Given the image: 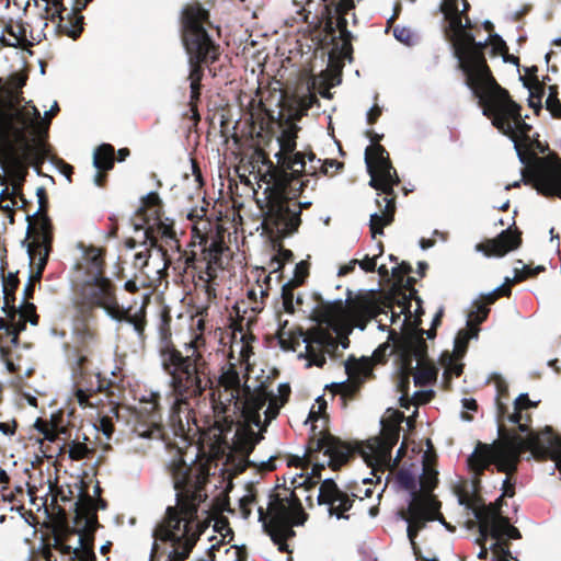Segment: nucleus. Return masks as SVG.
Segmentation results:
<instances>
[{"mask_svg":"<svg viewBox=\"0 0 561 561\" xmlns=\"http://www.w3.org/2000/svg\"><path fill=\"white\" fill-rule=\"evenodd\" d=\"M204 340L195 336L180 351L169 342L159 347V359L167 375L165 391L150 393L139 409L134 433L140 438L159 440L162 438L161 401L169 408L171 416L182 424L190 422L195 409L206 400L205 392L211 386L207 362L201 351Z\"/></svg>","mask_w":561,"mask_h":561,"instance_id":"obj_1","label":"nucleus"},{"mask_svg":"<svg viewBox=\"0 0 561 561\" xmlns=\"http://www.w3.org/2000/svg\"><path fill=\"white\" fill-rule=\"evenodd\" d=\"M171 474L176 505L167 508L152 530L150 561H184L206 527L197 515L207 497L201 468L180 458L172 461Z\"/></svg>","mask_w":561,"mask_h":561,"instance_id":"obj_2","label":"nucleus"},{"mask_svg":"<svg viewBox=\"0 0 561 561\" xmlns=\"http://www.w3.org/2000/svg\"><path fill=\"white\" fill-rule=\"evenodd\" d=\"M239 108L240 111L245 110L241 114V118L249 123L251 135L261 136L265 131H273L275 127L279 129L277 136L279 149L275 153L277 164H271L267 170L276 173L278 185L288 183V178L310 179L318 182L319 174H329L327 165L335 167V171L343 167V163L336 160H321L311 151L307 153L296 151V138L299 129L296 119L304 115L309 107H295L298 110L295 114L279 111L277 116H275V111H271L268 107ZM279 108L285 110L286 107ZM287 108L293 110L294 107Z\"/></svg>","mask_w":561,"mask_h":561,"instance_id":"obj_3","label":"nucleus"},{"mask_svg":"<svg viewBox=\"0 0 561 561\" xmlns=\"http://www.w3.org/2000/svg\"><path fill=\"white\" fill-rule=\"evenodd\" d=\"M449 11L453 16L446 35L453 44L454 55L465 76V83L478 99V105H519L512 100L508 91L495 81L486 65L483 49L489 37L476 41L470 32L471 22L467 16L465 21L461 20L456 0L449 2ZM490 38L495 41L494 49L502 50L505 47V42L499 34H493Z\"/></svg>","mask_w":561,"mask_h":561,"instance_id":"obj_4","label":"nucleus"},{"mask_svg":"<svg viewBox=\"0 0 561 561\" xmlns=\"http://www.w3.org/2000/svg\"><path fill=\"white\" fill-rule=\"evenodd\" d=\"M290 394L288 383H280L277 393L267 392L263 387L243 391L219 389L208 393L209 404L217 419L227 420L231 414L240 413L244 420L261 430L274 420Z\"/></svg>","mask_w":561,"mask_h":561,"instance_id":"obj_5","label":"nucleus"},{"mask_svg":"<svg viewBox=\"0 0 561 561\" xmlns=\"http://www.w3.org/2000/svg\"><path fill=\"white\" fill-rule=\"evenodd\" d=\"M211 26L209 13L201 4H187L181 11L182 43L188 57L190 75L187 77L190 98L186 105H196L201 95L203 62L215 61L218 46L207 31Z\"/></svg>","mask_w":561,"mask_h":561,"instance_id":"obj_6","label":"nucleus"},{"mask_svg":"<svg viewBox=\"0 0 561 561\" xmlns=\"http://www.w3.org/2000/svg\"><path fill=\"white\" fill-rule=\"evenodd\" d=\"M264 178H268L264 190L267 199L265 222L277 234L289 236L297 231L301 224V210L312 204L310 201L297 202L296 199L306 188L314 191L317 181L288 178V183L280 186L275 172L267 171Z\"/></svg>","mask_w":561,"mask_h":561,"instance_id":"obj_7","label":"nucleus"},{"mask_svg":"<svg viewBox=\"0 0 561 561\" xmlns=\"http://www.w3.org/2000/svg\"><path fill=\"white\" fill-rule=\"evenodd\" d=\"M507 420L511 423L518 424V428L522 433H526L525 436L516 435L512 438L510 444V450L492 449L485 444L479 443L476 449L467 459L469 470L478 478L484 469L491 463H494L499 471L507 474L512 473L516 469V465L520 453L529 450L536 457H550L558 468V459L553 457L552 451L546 450V448L537 449L535 447H528V442L534 440L536 445H542L541 438L545 434H549L557 440L561 442V437L553 434L550 428H546L541 433H534L528 431L525 424H520L522 414L520 410H515L514 413L507 415Z\"/></svg>","mask_w":561,"mask_h":561,"instance_id":"obj_8","label":"nucleus"},{"mask_svg":"<svg viewBox=\"0 0 561 561\" xmlns=\"http://www.w3.org/2000/svg\"><path fill=\"white\" fill-rule=\"evenodd\" d=\"M76 310L93 314L95 307L102 308L105 313L117 323H127L133 327L139 340L144 337L146 325V311L141 306L136 312L131 308H123L117 300L112 282L103 275L88 277L81 285L75 299Z\"/></svg>","mask_w":561,"mask_h":561,"instance_id":"obj_9","label":"nucleus"},{"mask_svg":"<svg viewBox=\"0 0 561 561\" xmlns=\"http://www.w3.org/2000/svg\"><path fill=\"white\" fill-rule=\"evenodd\" d=\"M367 136L375 144L365 150V163L370 175L369 185L385 194L382 197L385 203L383 209L380 213L370 215L369 227L371 237L376 238L377 234H382L383 227L390 225L393 220L396 203L394 198L389 196L392 195L393 186L400 180L389 160L388 152L382 146L377 144L382 136L373 130H367Z\"/></svg>","mask_w":561,"mask_h":561,"instance_id":"obj_10","label":"nucleus"},{"mask_svg":"<svg viewBox=\"0 0 561 561\" xmlns=\"http://www.w3.org/2000/svg\"><path fill=\"white\" fill-rule=\"evenodd\" d=\"M397 483L404 490L410 492L411 500L409 502L407 514H402V518L408 524V538L414 546L417 533L425 527L427 522L438 519L445 525L439 513L440 504L430 494L437 483V472L427 465L423 466V472L420 476V485L424 491L419 494L416 491L415 477L408 470H400L397 474Z\"/></svg>","mask_w":561,"mask_h":561,"instance_id":"obj_11","label":"nucleus"},{"mask_svg":"<svg viewBox=\"0 0 561 561\" xmlns=\"http://www.w3.org/2000/svg\"><path fill=\"white\" fill-rule=\"evenodd\" d=\"M133 226L135 237L126 241V247L129 249L141 248V250L137 251L135 254V266L139 268L152 266V270L157 274H161L168 268L170 261L167 251L162 245L158 244L159 238L163 240L167 245L170 248L174 247L180 252L173 222H165L159 219L157 228L151 226L145 227L137 222H134Z\"/></svg>","mask_w":561,"mask_h":561,"instance_id":"obj_12","label":"nucleus"},{"mask_svg":"<svg viewBox=\"0 0 561 561\" xmlns=\"http://www.w3.org/2000/svg\"><path fill=\"white\" fill-rule=\"evenodd\" d=\"M257 513L264 531L282 552L288 551L286 541L295 536L293 527L304 525L307 519V514L294 492L285 497L279 494L271 495L267 512L259 507Z\"/></svg>","mask_w":561,"mask_h":561,"instance_id":"obj_13","label":"nucleus"},{"mask_svg":"<svg viewBox=\"0 0 561 561\" xmlns=\"http://www.w3.org/2000/svg\"><path fill=\"white\" fill-rule=\"evenodd\" d=\"M390 412L389 421H381L382 428L380 434L370 437L360 446V455L366 465L371 469V474L380 482L381 476L389 471L390 477L403 455V445L398 449L397 456L392 457V448L397 445L400 437L401 423L405 420L402 412L398 410H388Z\"/></svg>","mask_w":561,"mask_h":561,"instance_id":"obj_14","label":"nucleus"},{"mask_svg":"<svg viewBox=\"0 0 561 561\" xmlns=\"http://www.w3.org/2000/svg\"><path fill=\"white\" fill-rule=\"evenodd\" d=\"M59 110L60 107H49L42 116L38 107H0V133L16 138L30 133L37 138L34 148L36 154L44 159L48 154L44 138L47 136L50 119Z\"/></svg>","mask_w":561,"mask_h":561,"instance_id":"obj_15","label":"nucleus"},{"mask_svg":"<svg viewBox=\"0 0 561 561\" xmlns=\"http://www.w3.org/2000/svg\"><path fill=\"white\" fill-rule=\"evenodd\" d=\"M481 108L483 116L491 119L494 127L511 138L520 163L528 165L530 160L535 158L527 152L531 146L529 133L533 127L525 121V118H528V115H523V107L485 106Z\"/></svg>","mask_w":561,"mask_h":561,"instance_id":"obj_16","label":"nucleus"},{"mask_svg":"<svg viewBox=\"0 0 561 561\" xmlns=\"http://www.w3.org/2000/svg\"><path fill=\"white\" fill-rule=\"evenodd\" d=\"M337 329L316 327L309 329L302 337L304 350L298 353L299 359H306V367H323L327 357H335L339 347L346 350L350 340L343 337L337 340Z\"/></svg>","mask_w":561,"mask_h":561,"instance_id":"obj_17","label":"nucleus"},{"mask_svg":"<svg viewBox=\"0 0 561 561\" xmlns=\"http://www.w3.org/2000/svg\"><path fill=\"white\" fill-rule=\"evenodd\" d=\"M36 194L38 196L39 207L33 215L26 216L27 220L30 218H36V237L33 242L27 244V254L31 265H36V276L39 277L46 266L50 251L51 224L48 216L42 213L46 205L45 190L43 187H38Z\"/></svg>","mask_w":561,"mask_h":561,"instance_id":"obj_18","label":"nucleus"},{"mask_svg":"<svg viewBox=\"0 0 561 561\" xmlns=\"http://www.w3.org/2000/svg\"><path fill=\"white\" fill-rule=\"evenodd\" d=\"M536 159V163L530 170L529 179L523 181L533 183L537 192L543 196H558L561 198V161H548L546 159Z\"/></svg>","mask_w":561,"mask_h":561,"instance_id":"obj_19","label":"nucleus"},{"mask_svg":"<svg viewBox=\"0 0 561 561\" xmlns=\"http://www.w3.org/2000/svg\"><path fill=\"white\" fill-rule=\"evenodd\" d=\"M474 517L480 524V534L482 539L485 541L489 536L494 539H501L507 537L510 539L520 538L519 530L512 526L508 519L501 515L499 507H486L482 506L473 511Z\"/></svg>","mask_w":561,"mask_h":561,"instance_id":"obj_20","label":"nucleus"},{"mask_svg":"<svg viewBox=\"0 0 561 561\" xmlns=\"http://www.w3.org/2000/svg\"><path fill=\"white\" fill-rule=\"evenodd\" d=\"M92 0H73L72 8L68 10L56 9L45 15L46 20L55 23V31L76 39L83 31V15L81 11Z\"/></svg>","mask_w":561,"mask_h":561,"instance_id":"obj_21","label":"nucleus"},{"mask_svg":"<svg viewBox=\"0 0 561 561\" xmlns=\"http://www.w3.org/2000/svg\"><path fill=\"white\" fill-rule=\"evenodd\" d=\"M317 502L319 505H325L329 515L337 519H348L346 512L353 506L354 499L348 493L342 491L332 478H327L319 486Z\"/></svg>","mask_w":561,"mask_h":561,"instance_id":"obj_22","label":"nucleus"},{"mask_svg":"<svg viewBox=\"0 0 561 561\" xmlns=\"http://www.w3.org/2000/svg\"><path fill=\"white\" fill-rule=\"evenodd\" d=\"M72 381L76 398L81 407H88L90 393L100 391L103 387L100 374L88 366L85 356H79L72 368Z\"/></svg>","mask_w":561,"mask_h":561,"instance_id":"obj_23","label":"nucleus"},{"mask_svg":"<svg viewBox=\"0 0 561 561\" xmlns=\"http://www.w3.org/2000/svg\"><path fill=\"white\" fill-rule=\"evenodd\" d=\"M537 67H526L525 75H519L523 87L528 91L527 105H561L557 85H546L536 75Z\"/></svg>","mask_w":561,"mask_h":561,"instance_id":"obj_24","label":"nucleus"},{"mask_svg":"<svg viewBox=\"0 0 561 561\" xmlns=\"http://www.w3.org/2000/svg\"><path fill=\"white\" fill-rule=\"evenodd\" d=\"M424 331L415 332L414 330L404 334H399L394 330L389 331V341L392 342L393 351L401 354L407 365L411 364L412 358L420 363L426 354V343L423 339Z\"/></svg>","mask_w":561,"mask_h":561,"instance_id":"obj_25","label":"nucleus"},{"mask_svg":"<svg viewBox=\"0 0 561 561\" xmlns=\"http://www.w3.org/2000/svg\"><path fill=\"white\" fill-rule=\"evenodd\" d=\"M345 373L348 379L352 380L350 383L347 380L332 383L335 393H340L343 398L352 396L356 391L358 386L369 378L373 374V363L368 357H362L359 359L354 356H350L344 363Z\"/></svg>","mask_w":561,"mask_h":561,"instance_id":"obj_26","label":"nucleus"},{"mask_svg":"<svg viewBox=\"0 0 561 561\" xmlns=\"http://www.w3.org/2000/svg\"><path fill=\"white\" fill-rule=\"evenodd\" d=\"M325 100H331L332 94L324 81L318 77H309L301 81L296 90V104L295 105H319L318 96ZM276 105H289L288 103L278 100Z\"/></svg>","mask_w":561,"mask_h":561,"instance_id":"obj_27","label":"nucleus"},{"mask_svg":"<svg viewBox=\"0 0 561 561\" xmlns=\"http://www.w3.org/2000/svg\"><path fill=\"white\" fill-rule=\"evenodd\" d=\"M488 314L489 309L482 304L477 305V309L469 311L466 329L460 330L455 339V352L458 355H462L466 352L471 339L478 337L479 324L488 318Z\"/></svg>","mask_w":561,"mask_h":561,"instance_id":"obj_28","label":"nucleus"},{"mask_svg":"<svg viewBox=\"0 0 561 561\" xmlns=\"http://www.w3.org/2000/svg\"><path fill=\"white\" fill-rule=\"evenodd\" d=\"M522 242L520 234L512 231L510 228L503 230L496 238L489 240L486 243H478L474 249L486 256H504L510 251L519 247Z\"/></svg>","mask_w":561,"mask_h":561,"instance_id":"obj_29","label":"nucleus"},{"mask_svg":"<svg viewBox=\"0 0 561 561\" xmlns=\"http://www.w3.org/2000/svg\"><path fill=\"white\" fill-rule=\"evenodd\" d=\"M317 449L328 457V465L339 469L348 458V448L332 436H323L317 440Z\"/></svg>","mask_w":561,"mask_h":561,"instance_id":"obj_30","label":"nucleus"},{"mask_svg":"<svg viewBox=\"0 0 561 561\" xmlns=\"http://www.w3.org/2000/svg\"><path fill=\"white\" fill-rule=\"evenodd\" d=\"M76 524L80 528L79 536H84L85 543L92 546V535L99 527L96 508L90 510V507H84L83 505L79 507L77 510Z\"/></svg>","mask_w":561,"mask_h":561,"instance_id":"obj_31","label":"nucleus"},{"mask_svg":"<svg viewBox=\"0 0 561 561\" xmlns=\"http://www.w3.org/2000/svg\"><path fill=\"white\" fill-rule=\"evenodd\" d=\"M94 320L93 314H89L79 310H76L73 319V332L81 344H91L95 342L96 333L91 327V322Z\"/></svg>","mask_w":561,"mask_h":561,"instance_id":"obj_32","label":"nucleus"},{"mask_svg":"<svg viewBox=\"0 0 561 561\" xmlns=\"http://www.w3.org/2000/svg\"><path fill=\"white\" fill-rule=\"evenodd\" d=\"M42 275L39 277L36 276V272L34 274H31L27 283L24 286L23 289V302L21 305V308L23 310L21 311V317L24 321H30L32 325H36L38 321L37 314H35V306L27 300L32 298L34 293V283L39 280Z\"/></svg>","mask_w":561,"mask_h":561,"instance_id":"obj_33","label":"nucleus"},{"mask_svg":"<svg viewBox=\"0 0 561 561\" xmlns=\"http://www.w3.org/2000/svg\"><path fill=\"white\" fill-rule=\"evenodd\" d=\"M30 25L24 23L23 21H13L10 20L4 25V31L9 35L11 39H8L9 47H19L20 45L26 43L27 41V32Z\"/></svg>","mask_w":561,"mask_h":561,"instance_id":"obj_34","label":"nucleus"},{"mask_svg":"<svg viewBox=\"0 0 561 561\" xmlns=\"http://www.w3.org/2000/svg\"><path fill=\"white\" fill-rule=\"evenodd\" d=\"M114 148L108 144L100 145L93 152V165L98 171H106L113 168Z\"/></svg>","mask_w":561,"mask_h":561,"instance_id":"obj_35","label":"nucleus"},{"mask_svg":"<svg viewBox=\"0 0 561 561\" xmlns=\"http://www.w3.org/2000/svg\"><path fill=\"white\" fill-rule=\"evenodd\" d=\"M83 259L88 277L103 275V259L101 250L96 248H89L84 251Z\"/></svg>","mask_w":561,"mask_h":561,"instance_id":"obj_36","label":"nucleus"},{"mask_svg":"<svg viewBox=\"0 0 561 561\" xmlns=\"http://www.w3.org/2000/svg\"><path fill=\"white\" fill-rule=\"evenodd\" d=\"M218 383L220 389L243 391L245 388H249L241 385L239 373L233 368L224 371L218 379Z\"/></svg>","mask_w":561,"mask_h":561,"instance_id":"obj_37","label":"nucleus"},{"mask_svg":"<svg viewBox=\"0 0 561 561\" xmlns=\"http://www.w3.org/2000/svg\"><path fill=\"white\" fill-rule=\"evenodd\" d=\"M160 197L154 192H149L144 198H142V206L139 208V211H142L144 208H149L152 210V215L156 216L154 222L152 225L148 224V220L146 218L142 219V222H139L140 225H144L145 227L151 226L153 228H157L158 220H162L158 215L160 211Z\"/></svg>","mask_w":561,"mask_h":561,"instance_id":"obj_38","label":"nucleus"},{"mask_svg":"<svg viewBox=\"0 0 561 561\" xmlns=\"http://www.w3.org/2000/svg\"><path fill=\"white\" fill-rule=\"evenodd\" d=\"M541 442L542 445H539V449L542 450V448H546V450L548 449L552 451L553 457L558 459V470L561 473V442L557 440L549 434H545L541 438ZM527 446L535 447L538 449V445H536L534 440L528 442Z\"/></svg>","mask_w":561,"mask_h":561,"instance_id":"obj_39","label":"nucleus"},{"mask_svg":"<svg viewBox=\"0 0 561 561\" xmlns=\"http://www.w3.org/2000/svg\"><path fill=\"white\" fill-rule=\"evenodd\" d=\"M437 377V369L434 366L420 367L413 375V380L416 386H427Z\"/></svg>","mask_w":561,"mask_h":561,"instance_id":"obj_40","label":"nucleus"},{"mask_svg":"<svg viewBox=\"0 0 561 561\" xmlns=\"http://www.w3.org/2000/svg\"><path fill=\"white\" fill-rule=\"evenodd\" d=\"M21 99L16 88L0 84V105H21Z\"/></svg>","mask_w":561,"mask_h":561,"instance_id":"obj_41","label":"nucleus"},{"mask_svg":"<svg viewBox=\"0 0 561 561\" xmlns=\"http://www.w3.org/2000/svg\"><path fill=\"white\" fill-rule=\"evenodd\" d=\"M39 24L42 25V27L39 30H34L31 26L28 27L26 43L34 45V44L41 43L44 38H46L44 28L48 25V23H47V20L45 19V16H42L39 19Z\"/></svg>","mask_w":561,"mask_h":561,"instance_id":"obj_42","label":"nucleus"},{"mask_svg":"<svg viewBox=\"0 0 561 561\" xmlns=\"http://www.w3.org/2000/svg\"><path fill=\"white\" fill-rule=\"evenodd\" d=\"M19 286V278L16 274L9 273L7 277L3 278V294L5 299V306L9 305L10 296L14 299L13 291Z\"/></svg>","mask_w":561,"mask_h":561,"instance_id":"obj_43","label":"nucleus"},{"mask_svg":"<svg viewBox=\"0 0 561 561\" xmlns=\"http://www.w3.org/2000/svg\"><path fill=\"white\" fill-rule=\"evenodd\" d=\"M514 282H522L531 276V267L526 265L522 260L514 263Z\"/></svg>","mask_w":561,"mask_h":561,"instance_id":"obj_44","label":"nucleus"},{"mask_svg":"<svg viewBox=\"0 0 561 561\" xmlns=\"http://www.w3.org/2000/svg\"><path fill=\"white\" fill-rule=\"evenodd\" d=\"M282 298L283 305L287 312L293 313L295 311L294 307V294L291 291L290 284H286L282 288Z\"/></svg>","mask_w":561,"mask_h":561,"instance_id":"obj_45","label":"nucleus"},{"mask_svg":"<svg viewBox=\"0 0 561 561\" xmlns=\"http://www.w3.org/2000/svg\"><path fill=\"white\" fill-rule=\"evenodd\" d=\"M267 296V290L263 289L262 287L252 288L248 291V298L251 301L252 309L253 310H261V307L259 306V297L263 299Z\"/></svg>","mask_w":561,"mask_h":561,"instance_id":"obj_46","label":"nucleus"},{"mask_svg":"<svg viewBox=\"0 0 561 561\" xmlns=\"http://www.w3.org/2000/svg\"><path fill=\"white\" fill-rule=\"evenodd\" d=\"M88 453L87 446L80 444V443H72L69 448V457L73 460H80L85 457Z\"/></svg>","mask_w":561,"mask_h":561,"instance_id":"obj_47","label":"nucleus"},{"mask_svg":"<svg viewBox=\"0 0 561 561\" xmlns=\"http://www.w3.org/2000/svg\"><path fill=\"white\" fill-rule=\"evenodd\" d=\"M393 36L396 37V39H398L401 43H404L407 45L411 44L412 32L408 27H400V26L394 27Z\"/></svg>","mask_w":561,"mask_h":561,"instance_id":"obj_48","label":"nucleus"},{"mask_svg":"<svg viewBox=\"0 0 561 561\" xmlns=\"http://www.w3.org/2000/svg\"><path fill=\"white\" fill-rule=\"evenodd\" d=\"M497 397H496V410L499 417H505V413L507 412V405L503 402L502 396L506 391L505 387L502 385V382L497 383Z\"/></svg>","mask_w":561,"mask_h":561,"instance_id":"obj_49","label":"nucleus"},{"mask_svg":"<svg viewBox=\"0 0 561 561\" xmlns=\"http://www.w3.org/2000/svg\"><path fill=\"white\" fill-rule=\"evenodd\" d=\"M536 402L529 400L527 393H520L514 401V410H524L536 407Z\"/></svg>","mask_w":561,"mask_h":561,"instance_id":"obj_50","label":"nucleus"},{"mask_svg":"<svg viewBox=\"0 0 561 561\" xmlns=\"http://www.w3.org/2000/svg\"><path fill=\"white\" fill-rule=\"evenodd\" d=\"M254 500L255 497L254 494L252 493H248L240 499V508L242 511V515L244 518H248L251 515V510L249 508V506L254 502Z\"/></svg>","mask_w":561,"mask_h":561,"instance_id":"obj_51","label":"nucleus"},{"mask_svg":"<svg viewBox=\"0 0 561 561\" xmlns=\"http://www.w3.org/2000/svg\"><path fill=\"white\" fill-rule=\"evenodd\" d=\"M515 494V491H514V484L511 483L510 481V478L506 477L504 480H503V483H502V495L496 500V506L495 507H499L500 508V505H501V501H502V497L504 496H513Z\"/></svg>","mask_w":561,"mask_h":561,"instance_id":"obj_52","label":"nucleus"},{"mask_svg":"<svg viewBox=\"0 0 561 561\" xmlns=\"http://www.w3.org/2000/svg\"><path fill=\"white\" fill-rule=\"evenodd\" d=\"M497 299L496 294L491 290L485 295H481V297L472 302V309H477V305L482 304L484 305L489 310V306L494 304V301Z\"/></svg>","mask_w":561,"mask_h":561,"instance_id":"obj_53","label":"nucleus"},{"mask_svg":"<svg viewBox=\"0 0 561 561\" xmlns=\"http://www.w3.org/2000/svg\"><path fill=\"white\" fill-rule=\"evenodd\" d=\"M320 471H319V468L318 466H314L312 468V471L310 473V476H308L304 482L300 483V485H306L307 488L309 486H312V485H316L320 479Z\"/></svg>","mask_w":561,"mask_h":561,"instance_id":"obj_54","label":"nucleus"},{"mask_svg":"<svg viewBox=\"0 0 561 561\" xmlns=\"http://www.w3.org/2000/svg\"><path fill=\"white\" fill-rule=\"evenodd\" d=\"M412 271V267L409 263L402 262L397 266L392 267V275L396 277H402L403 275L409 274Z\"/></svg>","mask_w":561,"mask_h":561,"instance_id":"obj_55","label":"nucleus"},{"mask_svg":"<svg viewBox=\"0 0 561 561\" xmlns=\"http://www.w3.org/2000/svg\"><path fill=\"white\" fill-rule=\"evenodd\" d=\"M357 263L359 264L360 268L365 272H374L377 265L376 259L369 256H366L362 261H357Z\"/></svg>","mask_w":561,"mask_h":561,"instance_id":"obj_56","label":"nucleus"},{"mask_svg":"<svg viewBox=\"0 0 561 561\" xmlns=\"http://www.w3.org/2000/svg\"><path fill=\"white\" fill-rule=\"evenodd\" d=\"M214 530L221 534L222 538L225 539L227 535H230L232 531L228 527L227 522L225 520H218L214 525Z\"/></svg>","mask_w":561,"mask_h":561,"instance_id":"obj_57","label":"nucleus"},{"mask_svg":"<svg viewBox=\"0 0 561 561\" xmlns=\"http://www.w3.org/2000/svg\"><path fill=\"white\" fill-rule=\"evenodd\" d=\"M341 36L343 37V44H342L343 54L350 55L351 50H352V46L348 43V38L351 37V32L347 31L346 28H344L341 31Z\"/></svg>","mask_w":561,"mask_h":561,"instance_id":"obj_58","label":"nucleus"},{"mask_svg":"<svg viewBox=\"0 0 561 561\" xmlns=\"http://www.w3.org/2000/svg\"><path fill=\"white\" fill-rule=\"evenodd\" d=\"M380 115L381 107H369V110L366 113L367 123L374 124Z\"/></svg>","mask_w":561,"mask_h":561,"instance_id":"obj_59","label":"nucleus"},{"mask_svg":"<svg viewBox=\"0 0 561 561\" xmlns=\"http://www.w3.org/2000/svg\"><path fill=\"white\" fill-rule=\"evenodd\" d=\"M82 505H83L84 507H90V510L96 508V511H98L99 508L104 510V508L106 507V503H105V501H104V500L100 499V500L98 501V503H96V504H94L93 500H92L90 496H88V497L85 499V501H84V503H83Z\"/></svg>","mask_w":561,"mask_h":561,"instance_id":"obj_60","label":"nucleus"},{"mask_svg":"<svg viewBox=\"0 0 561 561\" xmlns=\"http://www.w3.org/2000/svg\"><path fill=\"white\" fill-rule=\"evenodd\" d=\"M37 430L44 435V438L54 442L57 437V435L54 433L51 428H48L46 425L38 426Z\"/></svg>","mask_w":561,"mask_h":561,"instance_id":"obj_61","label":"nucleus"},{"mask_svg":"<svg viewBox=\"0 0 561 561\" xmlns=\"http://www.w3.org/2000/svg\"><path fill=\"white\" fill-rule=\"evenodd\" d=\"M511 557V552L508 548L501 550L500 552H494L492 556V561H504Z\"/></svg>","mask_w":561,"mask_h":561,"instance_id":"obj_62","label":"nucleus"},{"mask_svg":"<svg viewBox=\"0 0 561 561\" xmlns=\"http://www.w3.org/2000/svg\"><path fill=\"white\" fill-rule=\"evenodd\" d=\"M462 408L469 411H476L478 408L477 401L472 398L462 399Z\"/></svg>","mask_w":561,"mask_h":561,"instance_id":"obj_63","label":"nucleus"},{"mask_svg":"<svg viewBox=\"0 0 561 561\" xmlns=\"http://www.w3.org/2000/svg\"><path fill=\"white\" fill-rule=\"evenodd\" d=\"M14 425L15 423L11 425L10 423L0 422V432L4 435H12L14 434Z\"/></svg>","mask_w":561,"mask_h":561,"instance_id":"obj_64","label":"nucleus"}]
</instances>
